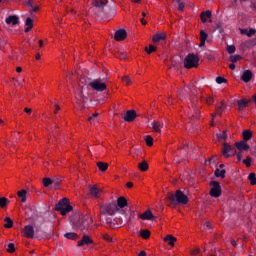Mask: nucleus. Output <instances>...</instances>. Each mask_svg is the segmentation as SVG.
Segmentation results:
<instances>
[{"mask_svg": "<svg viewBox=\"0 0 256 256\" xmlns=\"http://www.w3.org/2000/svg\"><path fill=\"white\" fill-rule=\"evenodd\" d=\"M166 199L174 205H187L189 202L188 196L182 190H176L175 193L168 192Z\"/></svg>", "mask_w": 256, "mask_h": 256, "instance_id": "1", "label": "nucleus"}, {"mask_svg": "<svg viewBox=\"0 0 256 256\" xmlns=\"http://www.w3.org/2000/svg\"><path fill=\"white\" fill-rule=\"evenodd\" d=\"M90 223H91L90 217L84 214L75 215V220H72L73 228L80 231L88 230Z\"/></svg>", "mask_w": 256, "mask_h": 256, "instance_id": "2", "label": "nucleus"}, {"mask_svg": "<svg viewBox=\"0 0 256 256\" xmlns=\"http://www.w3.org/2000/svg\"><path fill=\"white\" fill-rule=\"evenodd\" d=\"M117 212L116 201H111L100 205V215L114 216Z\"/></svg>", "mask_w": 256, "mask_h": 256, "instance_id": "3", "label": "nucleus"}, {"mask_svg": "<svg viewBox=\"0 0 256 256\" xmlns=\"http://www.w3.org/2000/svg\"><path fill=\"white\" fill-rule=\"evenodd\" d=\"M73 210V207L69 204L67 198H62L56 203V211H58L62 216L67 215Z\"/></svg>", "mask_w": 256, "mask_h": 256, "instance_id": "4", "label": "nucleus"}, {"mask_svg": "<svg viewBox=\"0 0 256 256\" xmlns=\"http://www.w3.org/2000/svg\"><path fill=\"white\" fill-rule=\"evenodd\" d=\"M199 61H200V58L198 57V55H195L194 53H189L184 58V68L185 69L198 68Z\"/></svg>", "mask_w": 256, "mask_h": 256, "instance_id": "5", "label": "nucleus"}, {"mask_svg": "<svg viewBox=\"0 0 256 256\" xmlns=\"http://www.w3.org/2000/svg\"><path fill=\"white\" fill-rule=\"evenodd\" d=\"M88 86L96 92H103L107 89L106 83L102 82L101 79H93L88 83Z\"/></svg>", "mask_w": 256, "mask_h": 256, "instance_id": "6", "label": "nucleus"}, {"mask_svg": "<svg viewBox=\"0 0 256 256\" xmlns=\"http://www.w3.org/2000/svg\"><path fill=\"white\" fill-rule=\"evenodd\" d=\"M222 156L226 159L230 158L231 156H235L237 154V150L235 147L230 145L227 142L223 143V147L221 149Z\"/></svg>", "mask_w": 256, "mask_h": 256, "instance_id": "7", "label": "nucleus"}, {"mask_svg": "<svg viewBox=\"0 0 256 256\" xmlns=\"http://www.w3.org/2000/svg\"><path fill=\"white\" fill-rule=\"evenodd\" d=\"M210 186H211V189H210V196L213 197V198H219L221 197L222 195V187L220 185V183L218 181H210Z\"/></svg>", "mask_w": 256, "mask_h": 256, "instance_id": "8", "label": "nucleus"}, {"mask_svg": "<svg viewBox=\"0 0 256 256\" xmlns=\"http://www.w3.org/2000/svg\"><path fill=\"white\" fill-rule=\"evenodd\" d=\"M109 1L108 0H93L92 5L96 9H100L103 13L108 14L109 11L105 10V8L108 6Z\"/></svg>", "mask_w": 256, "mask_h": 256, "instance_id": "9", "label": "nucleus"}, {"mask_svg": "<svg viewBox=\"0 0 256 256\" xmlns=\"http://www.w3.org/2000/svg\"><path fill=\"white\" fill-rule=\"evenodd\" d=\"M137 118V113L135 110H127L124 117H123V120L125 122H128V123H131L133 121H135V119Z\"/></svg>", "mask_w": 256, "mask_h": 256, "instance_id": "10", "label": "nucleus"}, {"mask_svg": "<svg viewBox=\"0 0 256 256\" xmlns=\"http://www.w3.org/2000/svg\"><path fill=\"white\" fill-rule=\"evenodd\" d=\"M127 38V31L125 29H119L114 33V40L116 42L124 41Z\"/></svg>", "mask_w": 256, "mask_h": 256, "instance_id": "11", "label": "nucleus"}, {"mask_svg": "<svg viewBox=\"0 0 256 256\" xmlns=\"http://www.w3.org/2000/svg\"><path fill=\"white\" fill-rule=\"evenodd\" d=\"M35 236V230L33 225L28 224L26 226H24V237L28 238V239H33Z\"/></svg>", "mask_w": 256, "mask_h": 256, "instance_id": "12", "label": "nucleus"}, {"mask_svg": "<svg viewBox=\"0 0 256 256\" xmlns=\"http://www.w3.org/2000/svg\"><path fill=\"white\" fill-rule=\"evenodd\" d=\"M92 238L88 236L87 234H83L81 240L77 242V247H82V246H89L90 244H93Z\"/></svg>", "mask_w": 256, "mask_h": 256, "instance_id": "13", "label": "nucleus"}, {"mask_svg": "<svg viewBox=\"0 0 256 256\" xmlns=\"http://www.w3.org/2000/svg\"><path fill=\"white\" fill-rule=\"evenodd\" d=\"M115 204L117 207V211H119V209H123L128 206V200L124 196H120L117 198Z\"/></svg>", "mask_w": 256, "mask_h": 256, "instance_id": "14", "label": "nucleus"}, {"mask_svg": "<svg viewBox=\"0 0 256 256\" xmlns=\"http://www.w3.org/2000/svg\"><path fill=\"white\" fill-rule=\"evenodd\" d=\"M83 87L81 88L80 92H78L76 95H75V99L77 100V103L78 104H85L88 102V97L84 95L83 93Z\"/></svg>", "mask_w": 256, "mask_h": 256, "instance_id": "15", "label": "nucleus"}, {"mask_svg": "<svg viewBox=\"0 0 256 256\" xmlns=\"http://www.w3.org/2000/svg\"><path fill=\"white\" fill-rule=\"evenodd\" d=\"M227 106L224 101H221V105L216 107V113H212V119H215L217 116H222L223 112L226 110Z\"/></svg>", "mask_w": 256, "mask_h": 256, "instance_id": "16", "label": "nucleus"}, {"mask_svg": "<svg viewBox=\"0 0 256 256\" xmlns=\"http://www.w3.org/2000/svg\"><path fill=\"white\" fill-rule=\"evenodd\" d=\"M253 78V73L251 70H244L241 74V80L244 82V83H249L251 82Z\"/></svg>", "mask_w": 256, "mask_h": 256, "instance_id": "17", "label": "nucleus"}, {"mask_svg": "<svg viewBox=\"0 0 256 256\" xmlns=\"http://www.w3.org/2000/svg\"><path fill=\"white\" fill-rule=\"evenodd\" d=\"M139 218L142 220H148L151 221L155 218L154 214L151 210H146L144 213L139 215Z\"/></svg>", "mask_w": 256, "mask_h": 256, "instance_id": "18", "label": "nucleus"}, {"mask_svg": "<svg viewBox=\"0 0 256 256\" xmlns=\"http://www.w3.org/2000/svg\"><path fill=\"white\" fill-rule=\"evenodd\" d=\"M6 24L16 26L19 24V18L16 15H10L6 18Z\"/></svg>", "mask_w": 256, "mask_h": 256, "instance_id": "19", "label": "nucleus"}, {"mask_svg": "<svg viewBox=\"0 0 256 256\" xmlns=\"http://www.w3.org/2000/svg\"><path fill=\"white\" fill-rule=\"evenodd\" d=\"M237 150L239 151H248L250 149V145L245 141H239L235 143Z\"/></svg>", "mask_w": 256, "mask_h": 256, "instance_id": "20", "label": "nucleus"}, {"mask_svg": "<svg viewBox=\"0 0 256 256\" xmlns=\"http://www.w3.org/2000/svg\"><path fill=\"white\" fill-rule=\"evenodd\" d=\"M209 35L205 30L200 31V44L199 47L202 48L206 45V41L208 39Z\"/></svg>", "mask_w": 256, "mask_h": 256, "instance_id": "21", "label": "nucleus"}, {"mask_svg": "<svg viewBox=\"0 0 256 256\" xmlns=\"http://www.w3.org/2000/svg\"><path fill=\"white\" fill-rule=\"evenodd\" d=\"M151 126L155 133H161V130L163 128V125L161 124V122L154 120L151 122Z\"/></svg>", "mask_w": 256, "mask_h": 256, "instance_id": "22", "label": "nucleus"}, {"mask_svg": "<svg viewBox=\"0 0 256 256\" xmlns=\"http://www.w3.org/2000/svg\"><path fill=\"white\" fill-rule=\"evenodd\" d=\"M164 40H166V34L165 33H156L152 38L153 43H159V42L164 41Z\"/></svg>", "mask_w": 256, "mask_h": 256, "instance_id": "23", "label": "nucleus"}, {"mask_svg": "<svg viewBox=\"0 0 256 256\" xmlns=\"http://www.w3.org/2000/svg\"><path fill=\"white\" fill-rule=\"evenodd\" d=\"M176 241H177V238H175V236H172L171 234H168L164 238V242L168 243V245L171 246V247L175 246Z\"/></svg>", "mask_w": 256, "mask_h": 256, "instance_id": "24", "label": "nucleus"}, {"mask_svg": "<svg viewBox=\"0 0 256 256\" xmlns=\"http://www.w3.org/2000/svg\"><path fill=\"white\" fill-rule=\"evenodd\" d=\"M89 194L94 198H99V189L96 185L89 186Z\"/></svg>", "mask_w": 256, "mask_h": 256, "instance_id": "25", "label": "nucleus"}, {"mask_svg": "<svg viewBox=\"0 0 256 256\" xmlns=\"http://www.w3.org/2000/svg\"><path fill=\"white\" fill-rule=\"evenodd\" d=\"M211 17H212V12L210 10L204 11L200 15L202 23H206L207 19H210Z\"/></svg>", "mask_w": 256, "mask_h": 256, "instance_id": "26", "label": "nucleus"}, {"mask_svg": "<svg viewBox=\"0 0 256 256\" xmlns=\"http://www.w3.org/2000/svg\"><path fill=\"white\" fill-rule=\"evenodd\" d=\"M214 175H215L216 178L224 179L226 177V170L216 168L215 171H214Z\"/></svg>", "mask_w": 256, "mask_h": 256, "instance_id": "27", "label": "nucleus"}, {"mask_svg": "<svg viewBox=\"0 0 256 256\" xmlns=\"http://www.w3.org/2000/svg\"><path fill=\"white\" fill-rule=\"evenodd\" d=\"M237 104H238V110L242 111L248 107L249 101H247L245 99H240V100H238Z\"/></svg>", "mask_w": 256, "mask_h": 256, "instance_id": "28", "label": "nucleus"}, {"mask_svg": "<svg viewBox=\"0 0 256 256\" xmlns=\"http://www.w3.org/2000/svg\"><path fill=\"white\" fill-rule=\"evenodd\" d=\"M33 28V19L28 17L26 18V29H24L25 33H29Z\"/></svg>", "mask_w": 256, "mask_h": 256, "instance_id": "29", "label": "nucleus"}, {"mask_svg": "<svg viewBox=\"0 0 256 256\" xmlns=\"http://www.w3.org/2000/svg\"><path fill=\"white\" fill-rule=\"evenodd\" d=\"M138 169L141 172H146L149 169V164L146 160H143L142 162L138 163Z\"/></svg>", "mask_w": 256, "mask_h": 256, "instance_id": "30", "label": "nucleus"}, {"mask_svg": "<svg viewBox=\"0 0 256 256\" xmlns=\"http://www.w3.org/2000/svg\"><path fill=\"white\" fill-rule=\"evenodd\" d=\"M97 167H98V169H99L101 172H106L107 169H108V167H109V165H108V163H106V162L98 161V162H97Z\"/></svg>", "mask_w": 256, "mask_h": 256, "instance_id": "31", "label": "nucleus"}, {"mask_svg": "<svg viewBox=\"0 0 256 256\" xmlns=\"http://www.w3.org/2000/svg\"><path fill=\"white\" fill-rule=\"evenodd\" d=\"M18 197L22 200V203H25L27 201V191L25 189L18 191Z\"/></svg>", "mask_w": 256, "mask_h": 256, "instance_id": "32", "label": "nucleus"}, {"mask_svg": "<svg viewBox=\"0 0 256 256\" xmlns=\"http://www.w3.org/2000/svg\"><path fill=\"white\" fill-rule=\"evenodd\" d=\"M140 236L142 239H149L151 236V232L148 229H141L140 230Z\"/></svg>", "mask_w": 256, "mask_h": 256, "instance_id": "33", "label": "nucleus"}, {"mask_svg": "<svg viewBox=\"0 0 256 256\" xmlns=\"http://www.w3.org/2000/svg\"><path fill=\"white\" fill-rule=\"evenodd\" d=\"M188 117L191 118V119H199V117H200V110H198V109H193V111H191V112L188 114Z\"/></svg>", "mask_w": 256, "mask_h": 256, "instance_id": "34", "label": "nucleus"}, {"mask_svg": "<svg viewBox=\"0 0 256 256\" xmlns=\"http://www.w3.org/2000/svg\"><path fill=\"white\" fill-rule=\"evenodd\" d=\"M252 136H253V134H252V131H251V130H245V131H243V140H244L245 142L251 140V139H252Z\"/></svg>", "mask_w": 256, "mask_h": 256, "instance_id": "35", "label": "nucleus"}, {"mask_svg": "<svg viewBox=\"0 0 256 256\" xmlns=\"http://www.w3.org/2000/svg\"><path fill=\"white\" fill-rule=\"evenodd\" d=\"M64 238L69 240H76L78 239V234H76L75 232H66V234H64Z\"/></svg>", "mask_w": 256, "mask_h": 256, "instance_id": "36", "label": "nucleus"}, {"mask_svg": "<svg viewBox=\"0 0 256 256\" xmlns=\"http://www.w3.org/2000/svg\"><path fill=\"white\" fill-rule=\"evenodd\" d=\"M4 222H6V223L4 224V228L10 229V228L13 227V220H12L10 217L4 218Z\"/></svg>", "mask_w": 256, "mask_h": 256, "instance_id": "37", "label": "nucleus"}, {"mask_svg": "<svg viewBox=\"0 0 256 256\" xmlns=\"http://www.w3.org/2000/svg\"><path fill=\"white\" fill-rule=\"evenodd\" d=\"M145 143L148 147H152L154 144V139L151 135H146L145 136Z\"/></svg>", "mask_w": 256, "mask_h": 256, "instance_id": "38", "label": "nucleus"}, {"mask_svg": "<svg viewBox=\"0 0 256 256\" xmlns=\"http://www.w3.org/2000/svg\"><path fill=\"white\" fill-rule=\"evenodd\" d=\"M157 50V47L150 44L148 47H145V52L148 54V55H151L152 53L156 52Z\"/></svg>", "mask_w": 256, "mask_h": 256, "instance_id": "39", "label": "nucleus"}, {"mask_svg": "<svg viewBox=\"0 0 256 256\" xmlns=\"http://www.w3.org/2000/svg\"><path fill=\"white\" fill-rule=\"evenodd\" d=\"M242 162L247 168H250L252 165V157L250 155H247L246 159H243Z\"/></svg>", "mask_w": 256, "mask_h": 256, "instance_id": "40", "label": "nucleus"}, {"mask_svg": "<svg viewBox=\"0 0 256 256\" xmlns=\"http://www.w3.org/2000/svg\"><path fill=\"white\" fill-rule=\"evenodd\" d=\"M248 180L252 186L256 185V174L254 172L248 175Z\"/></svg>", "mask_w": 256, "mask_h": 256, "instance_id": "41", "label": "nucleus"}, {"mask_svg": "<svg viewBox=\"0 0 256 256\" xmlns=\"http://www.w3.org/2000/svg\"><path fill=\"white\" fill-rule=\"evenodd\" d=\"M42 183H44V187L48 188L50 185H53V180L49 177H44Z\"/></svg>", "mask_w": 256, "mask_h": 256, "instance_id": "42", "label": "nucleus"}, {"mask_svg": "<svg viewBox=\"0 0 256 256\" xmlns=\"http://www.w3.org/2000/svg\"><path fill=\"white\" fill-rule=\"evenodd\" d=\"M9 203V199L6 197H0V208H5Z\"/></svg>", "mask_w": 256, "mask_h": 256, "instance_id": "43", "label": "nucleus"}, {"mask_svg": "<svg viewBox=\"0 0 256 256\" xmlns=\"http://www.w3.org/2000/svg\"><path fill=\"white\" fill-rule=\"evenodd\" d=\"M216 137L218 140H227L228 139V134L226 131H223L222 133H217Z\"/></svg>", "mask_w": 256, "mask_h": 256, "instance_id": "44", "label": "nucleus"}, {"mask_svg": "<svg viewBox=\"0 0 256 256\" xmlns=\"http://www.w3.org/2000/svg\"><path fill=\"white\" fill-rule=\"evenodd\" d=\"M242 59L241 55H231L230 56V62L231 63H237L238 61H240Z\"/></svg>", "mask_w": 256, "mask_h": 256, "instance_id": "45", "label": "nucleus"}, {"mask_svg": "<svg viewBox=\"0 0 256 256\" xmlns=\"http://www.w3.org/2000/svg\"><path fill=\"white\" fill-rule=\"evenodd\" d=\"M116 58L120 60H125L127 58V53L124 51H120L116 54Z\"/></svg>", "mask_w": 256, "mask_h": 256, "instance_id": "46", "label": "nucleus"}, {"mask_svg": "<svg viewBox=\"0 0 256 256\" xmlns=\"http://www.w3.org/2000/svg\"><path fill=\"white\" fill-rule=\"evenodd\" d=\"M246 44H247V47H249V48L255 47L256 46V37L247 41Z\"/></svg>", "mask_w": 256, "mask_h": 256, "instance_id": "47", "label": "nucleus"}, {"mask_svg": "<svg viewBox=\"0 0 256 256\" xmlns=\"http://www.w3.org/2000/svg\"><path fill=\"white\" fill-rule=\"evenodd\" d=\"M227 52H228V54H230V55L234 54V53L236 52V47H235V45H228V46H227Z\"/></svg>", "mask_w": 256, "mask_h": 256, "instance_id": "48", "label": "nucleus"}, {"mask_svg": "<svg viewBox=\"0 0 256 256\" xmlns=\"http://www.w3.org/2000/svg\"><path fill=\"white\" fill-rule=\"evenodd\" d=\"M216 83L219 85H221L223 83H227V79L225 77L218 76V77H216Z\"/></svg>", "mask_w": 256, "mask_h": 256, "instance_id": "49", "label": "nucleus"}, {"mask_svg": "<svg viewBox=\"0 0 256 256\" xmlns=\"http://www.w3.org/2000/svg\"><path fill=\"white\" fill-rule=\"evenodd\" d=\"M122 82H123L126 86H129V85L132 83V81H131V79H130L129 76H124V77H122Z\"/></svg>", "mask_w": 256, "mask_h": 256, "instance_id": "50", "label": "nucleus"}, {"mask_svg": "<svg viewBox=\"0 0 256 256\" xmlns=\"http://www.w3.org/2000/svg\"><path fill=\"white\" fill-rule=\"evenodd\" d=\"M254 35H256V29L250 28L249 30H247V37H248V38H251V37H253Z\"/></svg>", "mask_w": 256, "mask_h": 256, "instance_id": "51", "label": "nucleus"}, {"mask_svg": "<svg viewBox=\"0 0 256 256\" xmlns=\"http://www.w3.org/2000/svg\"><path fill=\"white\" fill-rule=\"evenodd\" d=\"M216 30L219 32V34H223L224 33V27L222 23H217L216 24Z\"/></svg>", "mask_w": 256, "mask_h": 256, "instance_id": "52", "label": "nucleus"}, {"mask_svg": "<svg viewBox=\"0 0 256 256\" xmlns=\"http://www.w3.org/2000/svg\"><path fill=\"white\" fill-rule=\"evenodd\" d=\"M103 239L109 243H112L114 241L109 234H103Z\"/></svg>", "mask_w": 256, "mask_h": 256, "instance_id": "53", "label": "nucleus"}, {"mask_svg": "<svg viewBox=\"0 0 256 256\" xmlns=\"http://www.w3.org/2000/svg\"><path fill=\"white\" fill-rule=\"evenodd\" d=\"M8 253H14L15 252V244L10 243L8 244Z\"/></svg>", "mask_w": 256, "mask_h": 256, "instance_id": "54", "label": "nucleus"}, {"mask_svg": "<svg viewBox=\"0 0 256 256\" xmlns=\"http://www.w3.org/2000/svg\"><path fill=\"white\" fill-rule=\"evenodd\" d=\"M185 6H186L185 2L178 3V11L183 12L185 9Z\"/></svg>", "mask_w": 256, "mask_h": 256, "instance_id": "55", "label": "nucleus"}, {"mask_svg": "<svg viewBox=\"0 0 256 256\" xmlns=\"http://www.w3.org/2000/svg\"><path fill=\"white\" fill-rule=\"evenodd\" d=\"M182 161H183V158H182L181 156L176 155V156L174 157V162H175L176 164H180Z\"/></svg>", "mask_w": 256, "mask_h": 256, "instance_id": "56", "label": "nucleus"}, {"mask_svg": "<svg viewBox=\"0 0 256 256\" xmlns=\"http://www.w3.org/2000/svg\"><path fill=\"white\" fill-rule=\"evenodd\" d=\"M61 180L60 179H56V180H52V185H54V188H58L60 185Z\"/></svg>", "mask_w": 256, "mask_h": 256, "instance_id": "57", "label": "nucleus"}, {"mask_svg": "<svg viewBox=\"0 0 256 256\" xmlns=\"http://www.w3.org/2000/svg\"><path fill=\"white\" fill-rule=\"evenodd\" d=\"M98 116H99V113H93L91 116L88 117V121H89L90 123H92V122H93V119H94V118H97Z\"/></svg>", "mask_w": 256, "mask_h": 256, "instance_id": "58", "label": "nucleus"}, {"mask_svg": "<svg viewBox=\"0 0 256 256\" xmlns=\"http://www.w3.org/2000/svg\"><path fill=\"white\" fill-rule=\"evenodd\" d=\"M39 10L38 6L32 5L30 7V14H33L34 12H37Z\"/></svg>", "mask_w": 256, "mask_h": 256, "instance_id": "59", "label": "nucleus"}, {"mask_svg": "<svg viewBox=\"0 0 256 256\" xmlns=\"http://www.w3.org/2000/svg\"><path fill=\"white\" fill-rule=\"evenodd\" d=\"M206 103H207L208 105H212V104L214 103V98H213V97H208V98L206 99Z\"/></svg>", "mask_w": 256, "mask_h": 256, "instance_id": "60", "label": "nucleus"}, {"mask_svg": "<svg viewBox=\"0 0 256 256\" xmlns=\"http://www.w3.org/2000/svg\"><path fill=\"white\" fill-rule=\"evenodd\" d=\"M236 156H237V161H238V162H241V161H242V158H243V153H242V152H238V153L236 154Z\"/></svg>", "mask_w": 256, "mask_h": 256, "instance_id": "61", "label": "nucleus"}, {"mask_svg": "<svg viewBox=\"0 0 256 256\" xmlns=\"http://www.w3.org/2000/svg\"><path fill=\"white\" fill-rule=\"evenodd\" d=\"M200 251V248H195L194 250H192V255H198Z\"/></svg>", "mask_w": 256, "mask_h": 256, "instance_id": "62", "label": "nucleus"}, {"mask_svg": "<svg viewBox=\"0 0 256 256\" xmlns=\"http://www.w3.org/2000/svg\"><path fill=\"white\" fill-rule=\"evenodd\" d=\"M24 113H26V114L30 115V114L32 113V109H31V108L26 107V108H24Z\"/></svg>", "mask_w": 256, "mask_h": 256, "instance_id": "63", "label": "nucleus"}, {"mask_svg": "<svg viewBox=\"0 0 256 256\" xmlns=\"http://www.w3.org/2000/svg\"><path fill=\"white\" fill-rule=\"evenodd\" d=\"M138 256H147V252H145V250H142L141 252H139Z\"/></svg>", "mask_w": 256, "mask_h": 256, "instance_id": "64", "label": "nucleus"}]
</instances>
